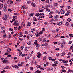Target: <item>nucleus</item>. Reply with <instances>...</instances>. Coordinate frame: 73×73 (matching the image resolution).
Instances as JSON below:
<instances>
[{
  "mask_svg": "<svg viewBox=\"0 0 73 73\" xmlns=\"http://www.w3.org/2000/svg\"><path fill=\"white\" fill-rule=\"evenodd\" d=\"M8 16H9L8 14H5L4 17H3L2 18L3 20H7L8 17Z\"/></svg>",
  "mask_w": 73,
  "mask_h": 73,
  "instance_id": "obj_1",
  "label": "nucleus"
},
{
  "mask_svg": "<svg viewBox=\"0 0 73 73\" xmlns=\"http://www.w3.org/2000/svg\"><path fill=\"white\" fill-rule=\"evenodd\" d=\"M37 56L38 58H40L41 57V54L40 53V52H38L37 54Z\"/></svg>",
  "mask_w": 73,
  "mask_h": 73,
  "instance_id": "obj_2",
  "label": "nucleus"
},
{
  "mask_svg": "<svg viewBox=\"0 0 73 73\" xmlns=\"http://www.w3.org/2000/svg\"><path fill=\"white\" fill-rule=\"evenodd\" d=\"M19 24V23H15L13 24V25H15V27H17Z\"/></svg>",
  "mask_w": 73,
  "mask_h": 73,
  "instance_id": "obj_3",
  "label": "nucleus"
},
{
  "mask_svg": "<svg viewBox=\"0 0 73 73\" xmlns=\"http://www.w3.org/2000/svg\"><path fill=\"white\" fill-rule=\"evenodd\" d=\"M7 62H8V60H5V59H4L2 61L3 63H7Z\"/></svg>",
  "mask_w": 73,
  "mask_h": 73,
  "instance_id": "obj_4",
  "label": "nucleus"
},
{
  "mask_svg": "<svg viewBox=\"0 0 73 73\" xmlns=\"http://www.w3.org/2000/svg\"><path fill=\"white\" fill-rule=\"evenodd\" d=\"M24 26H25V24H24V23L22 22L21 24V27L22 28H24Z\"/></svg>",
  "mask_w": 73,
  "mask_h": 73,
  "instance_id": "obj_5",
  "label": "nucleus"
},
{
  "mask_svg": "<svg viewBox=\"0 0 73 73\" xmlns=\"http://www.w3.org/2000/svg\"><path fill=\"white\" fill-rule=\"evenodd\" d=\"M35 35H36V37H38L39 36H40V35L38 32L36 33Z\"/></svg>",
  "mask_w": 73,
  "mask_h": 73,
  "instance_id": "obj_6",
  "label": "nucleus"
},
{
  "mask_svg": "<svg viewBox=\"0 0 73 73\" xmlns=\"http://www.w3.org/2000/svg\"><path fill=\"white\" fill-rule=\"evenodd\" d=\"M31 5H32V7H35V3H33V2H32V3H31Z\"/></svg>",
  "mask_w": 73,
  "mask_h": 73,
  "instance_id": "obj_7",
  "label": "nucleus"
},
{
  "mask_svg": "<svg viewBox=\"0 0 73 73\" xmlns=\"http://www.w3.org/2000/svg\"><path fill=\"white\" fill-rule=\"evenodd\" d=\"M35 45H36V46L37 47V48H40V47L41 46V45L38 44V43L37 44Z\"/></svg>",
  "mask_w": 73,
  "mask_h": 73,
  "instance_id": "obj_8",
  "label": "nucleus"
},
{
  "mask_svg": "<svg viewBox=\"0 0 73 73\" xmlns=\"http://www.w3.org/2000/svg\"><path fill=\"white\" fill-rule=\"evenodd\" d=\"M37 44H38L37 43V41L35 40L34 42V45H36Z\"/></svg>",
  "mask_w": 73,
  "mask_h": 73,
  "instance_id": "obj_9",
  "label": "nucleus"
},
{
  "mask_svg": "<svg viewBox=\"0 0 73 73\" xmlns=\"http://www.w3.org/2000/svg\"><path fill=\"white\" fill-rule=\"evenodd\" d=\"M39 18H42L43 19L44 18V16L42 15H40V16L39 17Z\"/></svg>",
  "mask_w": 73,
  "mask_h": 73,
  "instance_id": "obj_10",
  "label": "nucleus"
},
{
  "mask_svg": "<svg viewBox=\"0 0 73 73\" xmlns=\"http://www.w3.org/2000/svg\"><path fill=\"white\" fill-rule=\"evenodd\" d=\"M3 7V5L2 4H0V9H1Z\"/></svg>",
  "mask_w": 73,
  "mask_h": 73,
  "instance_id": "obj_11",
  "label": "nucleus"
},
{
  "mask_svg": "<svg viewBox=\"0 0 73 73\" xmlns=\"http://www.w3.org/2000/svg\"><path fill=\"white\" fill-rule=\"evenodd\" d=\"M69 22H67L66 23L65 25L67 27H68V25H69Z\"/></svg>",
  "mask_w": 73,
  "mask_h": 73,
  "instance_id": "obj_12",
  "label": "nucleus"
},
{
  "mask_svg": "<svg viewBox=\"0 0 73 73\" xmlns=\"http://www.w3.org/2000/svg\"><path fill=\"white\" fill-rule=\"evenodd\" d=\"M26 56H27V54H23L22 55V57H25Z\"/></svg>",
  "mask_w": 73,
  "mask_h": 73,
  "instance_id": "obj_13",
  "label": "nucleus"
},
{
  "mask_svg": "<svg viewBox=\"0 0 73 73\" xmlns=\"http://www.w3.org/2000/svg\"><path fill=\"white\" fill-rule=\"evenodd\" d=\"M47 45H48V44L47 43L44 44H42L43 46H47Z\"/></svg>",
  "mask_w": 73,
  "mask_h": 73,
  "instance_id": "obj_14",
  "label": "nucleus"
},
{
  "mask_svg": "<svg viewBox=\"0 0 73 73\" xmlns=\"http://www.w3.org/2000/svg\"><path fill=\"white\" fill-rule=\"evenodd\" d=\"M27 25L28 26H31V24L30 22H28L27 23Z\"/></svg>",
  "mask_w": 73,
  "mask_h": 73,
  "instance_id": "obj_15",
  "label": "nucleus"
},
{
  "mask_svg": "<svg viewBox=\"0 0 73 73\" xmlns=\"http://www.w3.org/2000/svg\"><path fill=\"white\" fill-rule=\"evenodd\" d=\"M25 8V6H23L22 7H21V9H24Z\"/></svg>",
  "mask_w": 73,
  "mask_h": 73,
  "instance_id": "obj_16",
  "label": "nucleus"
},
{
  "mask_svg": "<svg viewBox=\"0 0 73 73\" xmlns=\"http://www.w3.org/2000/svg\"><path fill=\"white\" fill-rule=\"evenodd\" d=\"M60 34H58L55 36V37H60Z\"/></svg>",
  "mask_w": 73,
  "mask_h": 73,
  "instance_id": "obj_17",
  "label": "nucleus"
},
{
  "mask_svg": "<svg viewBox=\"0 0 73 73\" xmlns=\"http://www.w3.org/2000/svg\"><path fill=\"white\" fill-rule=\"evenodd\" d=\"M62 24V22H60L58 23V25H61Z\"/></svg>",
  "mask_w": 73,
  "mask_h": 73,
  "instance_id": "obj_18",
  "label": "nucleus"
},
{
  "mask_svg": "<svg viewBox=\"0 0 73 73\" xmlns=\"http://www.w3.org/2000/svg\"><path fill=\"white\" fill-rule=\"evenodd\" d=\"M54 6H55V7H56L57 6V5H58V4L56 3H55L54 4Z\"/></svg>",
  "mask_w": 73,
  "mask_h": 73,
  "instance_id": "obj_19",
  "label": "nucleus"
},
{
  "mask_svg": "<svg viewBox=\"0 0 73 73\" xmlns=\"http://www.w3.org/2000/svg\"><path fill=\"white\" fill-rule=\"evenodd\" d=\"M43 33V32L42 31H40V32H39V35H40L42 34Z\"/></svg>",
  "mask_w": 73,
  "mask_h": 73,
  "instance_id": "obj_20",
  "label": "nucleus"
},
{
  "mask_svg": "<svg viewBox=\"0 0 73 73\" xmlns=\"http://www.w3.org/2000/svg\"><path fill=\"white\" fill-rule=\"evenodd\" d=\"M35 16L37 17L39 16H40V13H38V14H35Z\"/></svg>",
  "mask_w": 73,
  "mask_h": 73,
  "instance_id": "obj_21",
  "label": "nucleus"
},
{
  "mask_svg": "<svg viewBox=\"0 0 73 73\" xmlns=\"http://www.w3.org/2000/svg\"><path fill=\"white\" fill-rule=\"evenodd\" d=\"M33 20L35 21H37V19L36 18L34 17Z\"/></svg>",
  "mask_w": 73,
  "mask_h": 73,
  "instance_id": "obj_22",
  "label": "nucleus"
},
{
  "mask_svg": "<svg viewBox=\"0 0 73 73\" xmlns=\"http://www.w3.org/2000/svg\"><path fill=\"white\" fill-rule=\"evenodd\" d=\"M37 68H41V66L40 65H38L36 66Z\"/></svg>",
  "mask_w": 73,
  "mask_h": 73,
  "instance_id": "obj_23",
  "label": "nucleus"
},
{
  "mask_svg": "<svg viewBox=\"0 0 73 73\" xmlns=\"http://www.w3.org/2000/svg\"><path fill=\"white\" fill-rule=\"evenodd\" d=\"M67 21L69 22H70L71 21V19H70V18H69L67 19Z\"/></svg>",
  "mask_w": 73,
  "mask_h": 73,
  "instance_id": "obj_24",
  "label": "nucleus"
},
{
  "mask_svg": "<svg viewBox=\"0 0 73 73\" xmlns=\"http://www.w3.org/2000/svg\"><path fill=\"white\" fill-rule=\"evenodd\" d=\"M27 44L28 45H30L31 44V42L30 41L28 42L27 43Z\"/></svg>",
  "mask_w": 73,
  "mask_h": 73,
  "instance_id": "obj_25",
  "label": "nucleus"
},
{
  "mask_svg": "<svg viewBox=\"0 0 73 73\" xmlns=\"http://www.w3.org/2000/svg\"><path fill=\"white\" fill-rule=\"evenodd\" d=\"M46 39L45 38H44L42 41L43 42H46Z\"/></svg>",
  "mask_w": 73,
  "mask_h": 73,
  "instance_id": "obj_26",
  "label": "nucleus"
},
{
  "mask_svg": "<svg viewBox=\"0 0 73 73\" xmlns=\"http://www.w3.org/2000/svg\"><path fill=\"white\" fill-rule=\"evenodd\" d=\"M3 9H4L3 11L4 12H6V11H7V9L6 8H4Z\"/></svg>",
  "mask_w": 73,
  "mask_h": 73,
  "instance_id": "obj_27",
  "label": "nucleus"
},
{
  "mask_svg": "<svg viewBox=\"0 0 73 73\" xmlns=\"http://www.w3.org/2000/svg\"><path fill=\"white\" fill-rule=\"evenodd\" d=\"M69 36H70L71 37H73V34H69Z\"/></svg>",
  "mask_w": 73,
  "mask_h": 73,
  "instance_id": "obj_28",
  "label": "nucleus"
},
{
  "mask_svg": "<svg viewBox=\"0 0 73 73\" xmlns=\"http://www.w3.org/2000/svg\"><path fill=\"white\" fill-rule=\"evenodd\" d=\"M14 31H16L17 30V27H15L14 28Z\"/></svg>",
  "mask_w": 73,
  "mask_h": 73,
  "instance_id": "obj_29",
  "label": "nucleus"
},
{
  "mask_svg": "<svg viewBox=\"0 0 73 73\" xmlns=\"http://www.w3.org/2000/svg\"><path fill=\"white\" fill-rule=\"evenodd\" d=\"M35 29H33L31 30V32H33L34 31H35Z\"/></svg>",
  "mask_w": 73,
  "mask_h": 73,
  "instance_id": "obj_30",
  "label": "nucleus"
},
{
  "mask_svg": "<svg viewBox=\"0 0 73 73\" xmlns=\"http://www.w3.org/2000/svg\"><path fill=\"white\" fill-rule=\"evenodd\" d=\"M36 73H41V71H40L39 70H38L36 72Z\"/></svg>",
  "mask_w": 73,
  "mask_h": 73,
  "instance_id": "obj_31",
  "label": "nucleus"
},
{
  "mask_svg": "<svg viewBox=\"0 0 73 73\" xmlns=\"http://www.w3.org/2000/svg\"><path fill=\"white\" fill-rule=\"evenodd\" d=\"M9 68V67H8V66H6V67H5L4 68V69H8Z\"/></svg>",
  "mask_w": 73,
  "mask_h": 73,
  "instance_id": "obj_32",
  "label": "nucleus"
},
{
  "mask_svg": "<svg viewBox=\"0 0 73 73\" xmlns=\"http://www.w3.org/2000/svg\"><path fill=\"white\" fill-rule=\"evenodd\" d=\"M61 68L62 69H65V67L63 66H61Z\"/></svg>",
  "mask_w": 73,
  "mask_h": 73,
  "instance_id": "obj_33",
  "label": "nucleus"
},
{
  "mask_svg": "<svg viewBox=\"0 0 73 73\" xmlns=\"http://www.w3.org/2000/svg\"><path fill=\"white\" fill-rule=\"evenodd\" d=\"M58 17H59L58 16V15H56L55 16V17H54V18H58Z\"/></svg>",
  "mask_w": 73,
  "mask_h": 73,
  "instance_id": "obj_34",
  "label": "nucleus"
},
{
  "mask_svg": "<svg viewBox=\"0 0 73 73\" xmlns=\"http://www.w3.org/2000/svg\"><path fill=\"white\" fill-rule=\"evenodd\" d=\"M49 59L50 60H51L52 61V59H53V58L51 57H50L49 58Z\"/></svg>",
  "mask_w": 73,
  "mask_h": 73,
  "instance_id": "obj_35",
  "label": "nucleus"
},
{
  "mask_svg": "<svg viewBox=\"0 0 73 73\" xmlns=\"http://www.w3.org/2000/svg\"><path fill=\"white\" fill-rule=\"evenodd\" d=\"M6 7H7V5H6V4H5L4 5V8H6Z\"/></svg>",
  "mask_w": 73,
  "mask_h": 73,
  "instance_id": "obj_36",
  "label": "nucleus"
},
{
  "mask_svg": "<svg viewBox=\"0 0 73 73\" xmlns=\"http://www.w3.org/2000/svg\"><path fill=\"white\" fill-rule=\"evenodd\" d=\"M52 65L54 67L55 66H57V65L56 64H52Z\"/></svg>",
  "mask_w": 73,
  "mask_h": 73,
  "instance_id": "obj_37",
  "label": "nucleus"
},
{
  "mask_svg": "<svg viewBox=\"0 0 73 73\" xmlns=\"http://www.w3.org/2000/svg\"><path fill=\"white\" fill-rule=\"evenodd\" d=\"M68 72H72V73L73 71L71 70H69Z\"/></svg>",
  "mask_w": 73,
  "mask_h": 73,
  "instance_id": "obj_38",
  "label": "nucleus"
},
{
  "mask_svg": "<svg viewBox=\"0 0 73 73\" xmlns=\"http://www.w3.org/2000/svg\"><path fill=\"white\" fill-rule=\"evenodd\" d=\"M46 10L48 12H50V9H46Z\"/></svg>",
  "mask_w": 73,
  "mask_h": 73,
  "instance_id": "obj_39",
  "label": "nucleus"
},
{
  "mask_svg": "<svg viewBox=\"0 0 73 73\" xmlns=\"http://www.w3.org/2000/svg\"><path fill=\"white\" fill-rule=\"evenodd\" d=\"M11 34H9V38H11Z\"/></svg>",
  "mask_w": 73,
  "mask_h": 73,
  "instance_id": "obj_40",
  "label": "nucleus"
},
{
  "mask_svg": "<svg viewBox=\"0 0 73 73\" xmlns=\"http://www.w3.org/2000/svg\"><path fill=\"white\" fill-rule=\"evenodd\" d=\"M24 48V47L23 46H21V50H22V49H23Z\"/></svg>",
  "mask_w": 73,
  "mask_h": 73,
  "instance_id": "obj_41",
  "label": "nucleus"
},
{
  "mask_svg": "<svg viewBox=\"0 0 73 73\" xmlns=\"http://www.w3.org/2000/svg\"><path fill=\"white\" fill-rule=\"evenodd\" d=\"M15 68H16V69H17V68H19V67L17 66V65H15Z\"/></svg>",
  "mask_w": 73,
  "mask_h": 73,
  "instance_id": "obj_42",
  "label": "nucleus"
},
{
  "mask_svg": "<svg viewBox=\"0 0 73 73\" xmlns=\"http://www.w3.org/2000/svg\"><path fill=\"white\" fill-rule=\"evenodd\" d=\"M2 33H5V30H3V31L2 32H1Z\"/></svg>",
  "mask_w": 73,
  "mask_h": 73,
  "instance_id": "obj_43",
  "label": "nucleus"
},
{
  "mask_svg": "<svg viewBox=\"0 0 73 73\" xmlns=\"http://www.w3.org/2000/svg\"><path fill=\"white\" fill-rule=\"evenodd\" d=\"M11 50L10 48H8L7 49V51L8 52H10Z\"/></svg>",
  "mask_w": 73,
  "mask_h": 73,
  "instance_id": "obj_44",
  "label": "nucleus"
},
{
  "mask_svg": "<svg viewBox=\"0 0 73 73\" xmlns=\"http://www.w3.org/2000/svg\"><path fill=\"white\" fill-rule=\"evenodd\" d=\"M65 54V52H64L63 53H62L61 56H64Z\"/></svg>",
  "mask_w": 73,
  "mask_h": 73,
  "instance_id": "obj_45",
  "label": "nucleus"
},
{
  "mask_svg": "<svg viewBox=\"0 0 73 73\" xmlns=\"http://www.w3.org/2000/svg\"><path fill=\"white\" fill-rule=\"evenodd\" d=\"M21 33H22V32H20L17 35H20L21 34Z\"/></svg>",
  "mask_w": 73,
  "mask_h": 73,
  "instance_id": "obj_46",
  "label": "nucleus"
},
{
  "mask_svg": "<svg viewBox=\"0 0 73 73\" xmlns=\"http://www.w3.org/2000/svg\"><path fill=\"white\" fill-rule=\"evenodd\" d=\"M33 16V13H31L29 15V16Z\"/></svg>",
  "mask_w": 73,
  "mask_h": 73,
  "instance_id": "obj_47",
  "label": "nucleus"
},
{
  "mask_svg": "<svg viewBox=\"0 0 73 73\" xmlns=\"http://www.w3.org/2000/svg\"><path fill=\"white\" fill-rule=\"evenodd\" d=\"M67 13H68V14H69V13H70V11H68L67 12Z\"/></svg>",
  "mask_w": 73,
  "mask_h": 73,
  "instance_id": "obj_48",
  "label": "nucleus"
},
{
  "mask_svg": "<svg viewBox=\"0 0 73 73\" xmlns=\"http://www.w3.org/2000/svg\"><path fill=\"white\" fill-rule=\"evenodd\" d=\"M18 66H22V64H18Z\"/></svg>",
  "mask_w": 73,
  "mask_h": 73,
  "instance_id": "obj_49",
  "label": "nucleus"
},
{
  "mask_svg": "<svg viewBox=\"0 0 73 73\" xmlns=\"http://www.w3.org/2000/svg\"><path fill=\"white\" fill-rule=\"evenodd\" d=\"M13 18H14V19H17V16H14L13 17Z\"/></svg>",
  "mask_w": 73,
  "mask_h": 73,
  "instance_id": "obj_50",
  "label": "nucleus"
},
{
  "mask_svg": "<svg viewBox=\"0 0 73 73\" xmlns=\"http://www.w3.org/2000/svg\"><path fill=\"white\" fill-rule=\"evenodd\" d=\"M67 7L69 9H70V6H67Z\"/></svg>",
  "mask_w": 73,
  "mask_h": 73,
  "instance_id": "obj_51",
  "label": "nucleus"
},
{
  "mask_svg": "<svg viewBox=\"0 0 73 73\" xmlns=\"http://www.w3.org/2000/svg\"><path fill=\"white\" fill-rule=\"evenodd\" d=\"M54 64H58V62H57V61H55L54 62Z\"/></svg>",
  "mask_w": 73,
  "mask_h": 73,
  "instance_id": "obj_52",
  "label": "nucleus"
},
{
  "mask_svg": "<svg viewBox=\"0 0 73 73\" xmlns=\"http://www.w3.org/2000/svg\"><path fill=\"white\" fill-rule=\"evenodd\" d=\"M33 67H30V69L31 70H33Z\"/></svg>",
  "mask_w": 73,
  "mask_h": 73,
  "instance_id": "obj_53",
  "label": "nucleus"
},
{
  "mask_svg": "<svg viewBox=\"0 0 73 73\" xmlns=\"http://www.w3.org/2000/svg\"><path fill=\"white\" fill-rule=\"evenodd\" d=\"M7 36V34H6L5 33L3 35V37H5V36Z\"/></svg>",
  "mask_w": 73,
  "mask_h": 73,
  "instance_id": "obj_54",
  "label": "nucleus"
},
{
  "mask_svg": "<svg viewBox=\"0 0 73 73\" xmlns=\"http://www.w3.org/2000/svg\"><path fill=\"white\" fill-rule=\"evenodd\" d=\"M28 55L29 56H30V57H31V56H32V54H28Z\"/></svg>",
  "mask_w": 73,
  "mask_h": 73,
  "instance_id": "obj_55",
  "label": "nucleus"
},
{
  "mask_svg": "<svg viewBox=\"0 0 73 73\" xmlns=\"http://www.w3.org/2000/svg\"><path fill=\"white\" fill-rule=\"evenodd\" d=\"M61 13V14H64V13H65V11H64L62 12Z\"/></svg>",
  "mask_w": 73,
  "mask_h": 73,
  "instance_id": "obj_56",
  "label": "nucleus"
},
{
  "mask_svg": "<svg viewBox=\"0 0 73 73\" xmlns=\"http://www.w3.org/2000/svg\"><path fill=\"white\" fill-rule=\"evenodd\" d=\"M10 0H8L7 1V3H8V4H10Z\"/></svg>",
  "mask_w": 73,
  "mask_h": 73,
  "instance_id": "obj_57",
  "label": "nucleus"
},
{
  "mask_svg": "<svg viewBox=\"0 0 73 73\" xmlns=\"http://www.w3.org/2000/svg\"><path fill=\"white\" fill-rule=\"evenodd\" d=\"M9 30L10 31H13V29L11 28Z\"/></svg>",
  "mask_w": 73,
  "mask_h": 73,
  "instance_id": "obj_58",
  "label": "nucleus"
},
{
  "mask_svg": "<svg viewBox=\"0 0 73 73\" xmlns=\"http://www.w3.org/2000/svg\"><path fill=\"white\" fill-rule=\"evenodd\" d=\"M46 2L47 3H48L49 2V0H47L46 1Z\"/></svg>",
  "mask_w": 73,
  "mask_h": 73,
  "instance_id": "obj_59",
  "label": "nucleus"
},
{
  "mask_svg": "<svg viewBox=\"0 0 73 73\" xmlns=\"http://www.w3.org/2000/svg\"><path fill=\"white\" fill-rule=\"evenodd\" d=\"M21 54H22V52H20L19 53V56H21Z\"/></svg>",
  "mask_w": 73,
  "mask_h": 73,
  "instance_id": "obj_60",
  "label": "nucleus"
},
{
  "mask_svg": "<svg viewBox=\"0 0 73 73\" xmlns=\"http://www.w3.org/2000/svg\"><path fill=\"white\" fill-rule=\"evenodd\" d=\"M8 52H7L6 53H5L4 54V55H5V56H6V55H8Z\"/></svg>",
  "mask_w": 73,
  "mask_h": 73,
  "instance_id": "obj_61",
  "label": "nucleus"
},
{
  "mask_svg": "<svg viewBox=\"0 0 73 73\" xmlns=\"http://www.w3.org/2000/svg\"><path fill=\"white\" fill-rule=\"evenodd\" d=\"M53 13V12L52 11H51L50 12V13H49V15H52Z\"/></svg>",
  "mask_w": 73,
  "mask_h": 73,
  "instance_id": "obj_62",
  "label": "nucleus"
},
{
  "mask_svg": "<svg viewBox=\"0 0 73 73\" xmlns=\"http://www.w3.org/2000/svg\"><path fill=\"white\" fill-rule=\"evenodd\" d=\"M12 3H13V1H10V4H12Z\"/></svg>",
  "mask_w": 73,
  "mask_h": 73,
  "instance_id": "obj_63",
  "label": "nucleus"
},
{
  "mask_svg": "<svg viewBox=\"0 0 73 73\" xmlns=\"http://www.w3.org/2000/svg\"><path fill=\"white\" fill-rule=\"evenodd\" d=\"M16 35H17V33H16L15 34V35H13V37H15Z\"/></svg>",
  "mask_w": 73,
  "mask_h": 73,
  "instance_id": "obj_64",
  "label": "nucleus"
}]
</instances>
